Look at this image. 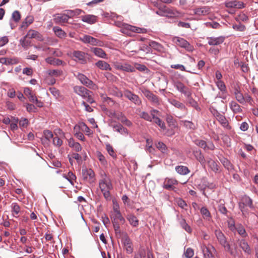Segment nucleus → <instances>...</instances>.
Masks as SVG:
<instances>
[{"label": "nucleus", "instance_id": "nucleus-3", "mask_svg": "<svg viewBox=\"0 0 258 258\" xmlns=\"http://www.w3.org/2000/svg\"><path fill=\"white\" fill-rule=\"evenodd\" d=\"M172 41L176 45L184 48L188 51H192L194 49L192 45L182 38L174 37L172 38Z\"/></svg>", "mask_w": 258, "mask_h": 258}, {"label": "nucleus", "instance_id": "nucleus-38", "mask_svg": "<svg viewBox=\"0 0 258 258\" xmlns=\"http://www.w3.org/2000/svg\"><path fill=\"white\" fill-rule=\"evenodd\" d=\"M208 166L211 169V170L215 172H217L219 170V166L217 163L212 159H210L208 161Z\"/></svg>", "mask_w": 258, "mask_h": 258}, {"label": "nucleus", "instance_id": "nucleus-57", "mask_svg": "<svg viewBox=\"0 0 258 258\" xmlns=\"http://www.w3.org/2000/svg\"><path fill=\"white\" fill-rule=\"evenodd\" d=\"M188 98V103L192 107H194L197 110L199 109L198 106V103L196 101L190 96V97H187Z\"/></svg>", "mask_w": 258, "mask_h": 258}, {"label": "nucleus", "instance_id": "nucleus-43", "mask_svg": "<svg viewBox=\"0 0 258 258\" xmlns=\"http://www.w3.org/2000/svg\"><path fill=\"white\" fill-rule=\"evenodd\" d=\"M182 122L185 127L190 130H194L197 128L196 124L188 120H182Z\"/></svg>", "mask_w": 258, "mask_h": 258}, {"label": "nucleus", "instance_id": "nucleus-62", "mask_svg": "<svg viewBox=\"0 0 258 258\" xmlns=\"http://www.w3.org/2000/svg\"><path fill=\"white\" fill-rule=\"evenodd\" d=\"M237 231L239 235L242 237H246L247 234L246 233L245 229L242 226H239L236 228Z\"/></svg>", "mask_w": 258, "mask_h": 258}, {"label": "nucleus", "instance_id": "nucleus-1", "mask_svg": "<svg viewBox=\"0 0 258 258\" xmlns=\"http://www.w3.org/2000/svg\"><path fill=\"white\" fill-rule=\"evenodd\" d=\"M99 187L106 200L110 199V190L112 188V185L110 179L105 177L99 181Z\"/></svg>", "mask_w": 258, "mask_h": 258}, {"label": "nucleus", "instance_id": "nucleus-53", "mask_svg": "<svg viewBox=\"0 0 258 258\" xmlns=\"http://www.w3.org/2000/svg\"><path fill=\"white\" fill-rule=\"evenodd\" d=\"M216 84L219 89L222 92L226 91V87L224 83L222 80L217 81Z\"/></svg>", "mask_w": 258, "mask_h": 258}, {"label": "nucleus", "instance_id": "nucleus-6", "mask_svg": "<svg viewBox=\"0 0 258 258\" xmlns=\"http://www.w3.org/2000/svg\"><path fill=\"white\" fill-rule=\"evenodd\" d=\"M174 86L180 93L183 94L186 97L191 96V91L186 87L182 82L177 81L174 82Z\"/></svg>", "mask_w": 258, "mask_h": 258}, {"label": "nucleus", "instance_id": "nucleus-56", "mask_svg": "<svg viewBox=\"0 0 258 258\" xmlns=\"http://www.w3.org/2000/svg\"><path fill=\"white\" fill-rule=\"evenodd\" d=\"M135 69H137L140 72L149 71V69L144 64L140 63H135Z\"/></svg>", "mask_w": 258, "mask_h": 258}, {"label": "nucleus", "instance_id": "nucleus-44", "mask_svg": "<svg viewBox=\"0 0 258 258\" xmlns=\"http://www.w3.org/2000/svg\"><path fill=\"white\" fill-rule=\"evenodd\" d=\"M221 162L227 170H231L233 169V165L228 159L223 158L221 160Z\"/></svg>", "mask_w": 258, "mask_h": 258}, {"label": "nucleus", "instance_id": "nucleus-60", "mask_svg": "<svg viewBox=\"0 0 258 258\" xmlns=\"http://www.w3.org/2000/svg\"><path fill=\"white\" fill-rule=\"evenodd\" d=\"M106 149L108 154L112 157H116V154L115 153L113 147L110 144L106 145Z\"/></svg>", "mask_w": 258, "mask_h": 258}, {"label": "nucleus", "instance_id": "nucleus-13", "mask_svg": "<svg viewBox=\"0 0 258 258\" xmlns=\"http://www.w3.org/2000/svg\"><path fill=\"white\" fill-rule=\"evenodd\" d=\"M83 179L91 183L94 182L95 173L91 169H85L82 170Z\"/></svg>", "mask_w": 258, "mask_h": 258}, {"label": "nucleus", "instance_id": "nucleus-37", "mask_svg": "<svg viewBox=\"0 0 258 258\" xmlns=\"http://www.w3.org/2000/svg\"><path fill=\"white\" fill-rule=\"evenodd\" d=\"M53 31L55 34L60 38H63L67 36V34L60 27L54 26L53 28Z\"/></svg>", "mask_w": 258, "mask_h": 258}, {"label": "nucleus", "instance_id": "nucleus-28", "mask_svg": "<svg viewBox=\"0 0 258 258\" xmlns=\"http://www.w3.org/2000/svg\"><path fill=\"white\" fill-rule=\"evenodd\" d=\"M78 128L81 129L82 131L85 132V134L88 136L92 133L89 127L84 122L80 123L78 125L75 126L74 130H76Z\"/></svg>", "mask_w": 258, "mask_h": 258}, {"label": "nucleus", "instance_id": "nucleus-27", "mask_svg": "<svg viewBox=\"0 0 258 258\" xmlns=\"http://www.w3.org/2000/svg\"><path fill=\"white\" fill-rule=\"evenodd\" d=\"M115 131L123 135H127L128 133L126 128H124L121 124L118 123L116 124L110 125Z\"/></svg>", "mask_w": 258, "mask_h": 258}, {"label": "nucleus", "instance_id": "nucleus-10", "mask_svg": "<svg viewBox=\"0 0 258 258\" xmlns=\"http://www.w3.org/2000/svg\"><path fill=\"white\" fill-rule=\"evenodd\" d=\"M122 242L126 252L129 254L132 253L133 251V243L131 239L127 235L122 237Z\"/></svg>", "mask_w": 258, "mask_h": 258}, {"label": "nucleus", "instance_id": "nucleus-18", "mask_svg": "<svg viewBox=\"0 0 258 258\" xmlns=\"http://www.w3.org/2000/svg\"><path fill=\"white\" fill-rule=\"evenodd\" d=\"M112 116L116 117L117 119L119 120L122 123H124L128 126H130L132 125V123L131 121L127 119V118L123 114L120 112L116 114L115 112L111 114Z\"/></svg>", "mask_w": 258, "mask_h": 258}, {"label": "nucleus", "instance_id": "nucleus-39", "mask_svg": "<svg viewBox=\"0 0 258 258\" xmlns=\"http://www.w3.org/2000/svg\"><path fill=\"white\" fill-rule=\"evenodd\" d=\"M179 14V13L175 9L168 7L166 12V14L167 15H165V16L169 17H173L178 16Z\"/></svg>", "mask_w": 258, "mask_h": 258}, {"label": "nucleus", "instance_id": "nucleus-49", "mask_svg": "<svg viewBox=\"0 0 258 258\" xmlns=\"http://www.w3.org/2000/svg\"><path fill=\"white\" fill-rule=\"evenodd\" d=\"M166 120L169 126L175 127V120L171 115H167Z\"/></svg>", "mask_w": 258, "mask_h": 258}, {"label": "nucleus", "instance_id": "nucleus-52", "mask_svg": "<svg viewBox=\"0 0 258 258\" xmlns=\"http://www.w3.org/2000/svg\"><path fill=\"white\" fill-rule=\"evenodd\" d=\"M126 29L131 31L132 32L136 33H141L143 32V30L142 29L132 25H127L126 26Z\"/></svg>", "mask_w": 258, "mask_h": 258}, {"label": "nucleus", "instance_id": "nucleus-32", "mask_svg": "<svg viewBox=\"0 0 258 258\" xmlns=\"http://www.w3.org/2000/svg\"><path fill=\"white\" fill-rule=\"evenodd\" d=\"M12 215L15 217H18L20 212L21 208L17 203H13L11 206Z\"/></svg>", "mask_w": 258, "mask_h": 258}, {"label": "nucleus", "instance_id": "nucleus-25", "mask_svg": "<svg viewBox=\"0 0 258 258\" xmlns=\"http://www.w3.org/2000/svg\"><path fill=\"white\" fill-rule=\"evenodd\" d=\"M69 18H72L75 16H77L81 13H85V12L80 9H76L75 10H67L65 11Z\"/></svg>", "mask_w": 258, "mask_h": 258}, {"label": "nucleus", "instance_id": "nucleus-46", "mask_svg": "<svg viewBox=\"0 0 258 258\" xmlns=\"http://www.w3.org/2000/svg\"><path fill=\"white\" fill-rule=\"evenodd\" d=\"M139 116L141 118L148 121H152V117L151 115L147 112L140 111Z\"/></svg>", "mask_w": 258, "mask_h": 258}, {"label": "nucleus", "instance_id": "nucleus-21", "mask_svg": "<svg viewBox=\"0 0 258 258\" xmlns=\"http://www.w3.org/2000/svg\"><path fill=\"white\" fill-rule=\"evenodd\" d=\"M194 14L198 16H206L210 12V8L209 7L204 6L194 10Z\"/></svg>", "mask_w": 258, "mask_h": 258}, {"label": "nucleus", "instance_id": "nucleus-29", "mask_svg": "<svg viewBox=\"0 0 258 258\" xmlns=\"http://www.w3.org/2000/svg\"><path fill=\"white\" fill-rule=\"evenodd\" d=\"M95 66L102 70H111L110 65L106 62L103 60H99L95 63Z\"/></svg>", "mask_w": 258, "mask_h": 258}, {"label": "nucleus", "instance_id": "nucleus-22", "mask_svg": "<svg viewBox=\"0 0 258 258\" xmlns=\"http://www.w3.org/2000/svg\"><path fill=\"white\" fill-rule=\"evenodd\" d=\"M81 20L85 23L93 24L97 21V17L93 15H86L81 17Z\"/></svg>", "mask_w": 258, "mask_h": 258}, {"label": "nucleus", "instance_id": "nucleus-63", "mask_svg": "<svg viewBox=\"0 0 258 258\" xmlns=\"http://www.w3.org/2000/svg\"><path fill=\"white\" fill-rule=\"evenodd\" d=\"M53 144L57 147H60L62 144V141L57 136L53 137Z\"/></svg>", "mask_w": 258, "mask_h": 258}, {"label": "nucleus", "instance_id": "nucleus-48", "mask_svg": "<svg viewBox=\"0 0 258 258\" xmlns=\"http://www.w3.org/2000/svg\"><path fill=\"white\" fill-rule=\"evenodd\" d=\"M64 177L72 184L74 185L73 181L76 180L77 177L72 172H69L67 175Z\"/></svg>", "mask_w": 258, "mask_h": 258}, {"label": "nucleus", "instance_id": "nucleus-41", "mask_svg": "<svg viewBox=\"0 0 258 258\" xmlns=\"http://www.w3.org/2000/svg\"><path fill=\"white\" fill-rule=\"evenodd\" d=\"M201 213L204 219L209 220L211 216L209 211L206 207H202L201 209Z\"/></svg>", "mask_w": 258, "mask_h": 258}, {"label": "nucleus", "instance_id": "nucleus-51", "mask_svg": "<svg viewBox=\"0 0 258 258\" xmlns=\"http://www.w3.org/2000/svg\"><path fill=\"white\" fill-rule=\"evenodd\" d=\"M181 226L184 229L186 232L190 233L191 229L190 226L186 223V221L184 219H182L180 221Z\"/></svg>", "mask_w": 258, "mask_h": 258}, {"label": "nucleus", "instance_id": "nucleus-33", "mask_svg": "<svg viewBox=\"0 0 258 258\" xmlns=\"http://www.w3.org/2000/svg\"><path fill=\"white\" fill-rule=\"evenodd\" d=\"M175 171L179 174L182 175H185L190 172V170L188 168L185 166H177L175 167Z\"/></svg>", "mask_w": 258, "mask_h": 258}, {"label": "nucleus", "instance_id": "nucleus-9", "mask_svg": "<svg viewBox=\"0 0 258 258\" xmlns=\"http://www.w3.org/2000/svg\"><path fill=\"white\" fill-rule=\"evenodd\" d=\"M214 115H215L217 120L225 129L228 131L231 130V126L229 125L228 120L224 115L217 111Z\"/></svg>", "mask_w": 258, "mask_h": 258}, {"label": "nucleus", "instance_id": "nucleus-36", "mask_svg": "<svg viewBox=\"0 0 258 258\" xmlns=\"http://www.w3.org/2000/svg\"><path fill=\"white\" fill-rule=\"evenodd\" d=\"M45 61L47 63L53 66H60L63 63V62L60 59L51 57L46 58Z\"/></svg>", "mask_w": 258, "mask_h": 258}, {"label": "nucleus", "instance_id": "nucleus-23", "mask_svg": "<svg viewBox=\"0 0 258 258\" xmlns=\"http://www.w3.org/2000/svg\"><path fill=\"white\" fill-rule=\"evenodd\" d=\"M234 94L235 95V99L240 104H243L245 102V99L244 96L240 91L238 88H235L234 90Z\"/></svg>", "mask_w": 258, "mask_h": 258}, {"label": "nucleus", "instance_id": "nucleus-61", "mask_svg": "<svg viewBox=\"0 0 258 258\" xmlns=\"http://www.w3.org/2000/svg\"><path fill=\"white\" fill-rule=\"evenodd\" d=\"M232 27L235 30L241 32L244 31L246 29L245 26L240 23L233 25Z\"/></svg>", "mask_w": 258, "mask_h": 258}, {"label": "nucleus", "instance_id": "nucleus-11", "mask_svg": "<svg viewBox=\"0 0 258 258\" xmlns=\"http://www.w3.org/2000/svg\"><path fill=\"white\" fill-rule=\"evenodd\" d=\"M178 181L173 178H166L163 184V187L168 190H174V185L178 184Z\"/></svg>", "mask_w": 258, "mask_h": 258}, {"label": "nucleus", "instance_id": "nucleus-2", "mask_svg": "<svg viewBox=\"0 0 258 258\" xmlns=\"http://www.w3.org/2000/svg\"><path fill=\"white\" fill-rule=\"evenodd\" d=\"M140 90L142 93L152 105L155 106H158L160 105L161 100L157 95L154 94L151 91L145 88L140 89Z\"/></svg>", "mask_w": 258, "mask_h": 258}, {"label": "nucleus", "instance_id": "nucleus-24", "mask_svg": "<svg viewBox=\"0 0 258 258\" xmlns=\"http://www.w3.org/2000/svg\"><path fill=\"white\" fill-rule=\"evenodd\" d=\"M90 50L97 57L105 58L106 57V53L101 48L98 47H92L90 48Z\"/></svg>", "mask_w": 258, "mask_h": 258}, {"label": "nucleus", "instance_id": "nucleus-45", "mask_svg": "<svg viewBox=\"0 0 258 258\" xmlns=\"http://www.w3.org/2000/svg\"><path fill=\"white\" fill-rule=\"evenodd\" d=\"M112 218H113V221L119 220L121 224H124L125 223V220L122 216L121 213L115 215H112Z\"/></svg>", "mask_w": 258, "mask_h": 258}, {"label": "nucleus", "instance_id": "nucleus-40", "mask_svg": "<svg viewBox=\"0 0 258 258\" xmlns=\"http://www.w3.org/2000/svg\"><path fill=\"white\" fill-rule=\"evenodd\" d=\"M34 21V18L32 16H27L25 21L22 23L21 27L22 28H27L29 25L32 24Z\"/></svg>", "mask_w": 258, "mask_h": 258}, {"label": "nucleus", "instance_id": "nucleus-14", "mask_svg": "<svg viewBox=\"0 0 258 258\" xmlns=\"http://www.w3.org/2000/svg\"><path fill=\"white\" fill-rule=\"evenodd\" d=\"M26 37H28L29 39L34 38L40 41H42L44 40L42 35L38 31L33 29H30L28 31Z\"/></svg>", "mask_w": 258, "mask_h": 258}, {"label": "nucleus", "instance_id": "nucleus-58", "mask_svg": "<svg viewBox=\"0 0 258 258\" xmlns=\"http://www.w3.org/2000/svg\"><path fill=\"white\" fill-rule=\"evenodd\" d=\"M12 19L15 22H18L21 19V14L18 11H15L12 16Z\"/></svg>", "mask_w": 258, "mask_h": 258}, {"label": "nucleus", "instance_id": "nucleus-15", "mask_svg": "<svg viewBox=\"0 0 258 258\" xmlns=\"http://www.w3.org/2000/svg\"><path fill=\"white\" fill-rule=\"evenodd\" d=\"M225 249L232 256L236 257L238 255L237 244L234 242L233 244L230 245L229 243L226 244Z\"/></svg>", "mask_w": 258, "mask_h": 258}, {"label": "nucleus", "instance_id": "nucleus-26", "mask_svg": "<svg viewBox=\"0 0 258 258\" xmlns=\"http://www.w3.org/2000/svg\"><path fill=\"white\" fill-rule=\"evenodd\" d=\"M126 218L131 226L136 227L139 225V220L137 217L133 214H127Z\"/></svg>", "mask_w": 258, "mask_h": 258}, {"label": "nucleus", "instance_id": "nucleus-64", "mask_svg": "<svg viewBox=\"0 0 258 258\" xmlns=\"http://www.w3.org/2000/svg\"><path fill=\"white\" fill-rule=\"evenodd\" d=\"M203 252L206 258H215L208 247H206V250H204Z\"/></svg>", "mask_w": 258, "mask_h": 258}, {"label": "nucleus", "instance_id": "nucleus-42", "mask_svg": "<svg viewBox=\"0 0 258 258\" xmlns=\"http://www.w3.org/2000/svg\"><path fill=\"white\" fill-rule=\"evenodd\" d=\"M149 46L154 49L159 51H162L163 48L162 46L160 43L154 41L149 42Z\"/></svg>", "mask_w": 258, "mask_h": 258}, {"label": "nucleus", "instance_id": "nucleus-7", "mask_svg": "<svg viewBox=\"0 0 258 258\" xmlns=\"http://www.w3.org/2000/svg\"><path fill=\"white\" fill-rule=\"evenodd\" d=\"M79 40L84 43H89L92 45L102 46L103 42L90 35H85L80 37Z\"/></svg>", "mask_w": 258, "mask_h": 258}, {"label": "nucleus", "instance_id": "nucleus-19", "mask_svg": "<svg viewBox=\"0 0 258 258\" xmlns=\"http://www.w3.org/2000/svg\"><path fill=\"white\" fill-rule=\"evenodd\" d=\"M73 89L76 94L81 96L84 99H85V96L89 92V90L81 86H76L74 87Z\"/></svg>", "mask_w": 258, "mask_h": 258}, {"label": "nucleus", "instance_id": "nucleus-16", "mask_svg": "<svg viewBox=\"0 0 258 258\" xmlns=\"http://www.w3.org/2000/svg\"><path fill=\"white\" fill-rule=\"evenodd\" d=\"M215 234L219 243L225 248L226 244L228 243L224 234L220 230H216Z\"/></svg>", "mask_w": 258, "mask_h": 258}, {"label": "nucleus", "instance_id": "nucleus-20", "mask_svg": "<svg viewBox=\"0 0 258 258\" xmlns=\"http://www.w3.org/2000/svg\"><path fill=\"white\" fill-rule=\"evenodd\" d=\"M238 244L245 253L247 254H251V249L248 243L244 239H239L238 240Z\"/></svg>", "mask_w": 258, "mask_h": 258}, {"label": "nucleus", "instance_id": "nucleus-17", "mask_svg": "<svg viewBox=\"0 0 258 258\" xmlns=\"http://www.w3.org/2000/svg\"><path fill=\"white\" fill-rule=\"evenodd\" d=\"M208 43L210 45H219L222 44L225 40V37L219 36L218 37H208Z\"/></svg>", "mask_w": 258, "mask_h": 258}, {"label": "nucleus", "instance_id": "nucleus-50", "mask_svg": "<svg viewBox=\"0 0 258 258\" xmlns=\"http://www.w3.org/2000/svg\"><path fill=\"white\" fill-rule=\"evenodd\" d=\"M96 156L100 162L101 164L103 165H105L107 164V161L104 156L99 151H97Z\"/></svg>", "mask_w": 258, "mask_h": 258}, {"label": "nucleus", "instance_id": "nucleus-12", "mask_svg": "<svg viewBox=\"0 0 258 258\" xmlns=\"http://www.w3.org/2000/svg\"><path fill=\"white\" fill-rule=\"evenodd\" d=\"M245 5L238 0L228 1L225 2V7L227 8L242 9Z\"/></svg>", "mask_w": 258, "mask_h": 258}, {"label": "nucleus", "instance_id": "nucleus-5", "mask_svg": "<svg viewBox=\"0 0 258 258\" xmlns=\"http://www.w3.org/2000/svg\"><path fill=\"white\" fill-rule=\"evenodd\" d=\"M77 78L83 85L90 89L93 90H96L97 89V86L84 74L78 73L77 76Z\"/></svg>", "mask_w": 258, "mask_h": 258}, {"label": "nucleus", "instance_id": "nucleus-8", "mask_svg": "<svg viewBox=\"0 0 258 258\" xmlns=\"http://www.w3.org/2000/svg\"><path fill=\"white\" fill-rule=\"evenodd\" d=\"M87 53L80 50H74L72 53V56L76 61H78L82 64L87 62Z\"/></svg>", "mask_w": 258, "mask_h": 258}, {"label": "nucleus", "instance_id": "nucleus-54", "mask_svg": "<svg viewBox=\"0 0 258 258\" xmlns=\"http://www.w3.org/2000/svg\"><path fill=\"white\" fill-rule=\"evenodd\" d=\"M110 92L113 95L118 97H121L123 95V93H122L121 91H120L118 88L116 87L112 88L110 90Z\"/></svg>", "mask_w": 258, "mask_h": 258}, {"label": "nucleus", "instance_id": "nucleus-55", "mask_svg": "<svg viewBox=\"0 0 258 258\" xmlns=\"http://www.w3.org/2000/svg\"><path fill=\"white\" fill-rule=\"evenodd\" d=\"M113 202V213L112 215L117 214L120 213L118 203L115 200Z\"/></svg>", "mask_w": 258, "mask_h": 258}, {"label": "nucleus", "instance_id": "nucleus-34", "mask_svg": "<svg viewBox=\"0 0 258 258\" xmlns=\"http://www.w3.org/2000/svg\"><path fill=\"white\" fill-rule=\"evenodd\" d=\"M20 43L22 46L25 49H27L31 45V41L28 38V37H26V35L20 40Z\"/></svg>", "mask_w": 258, "mask_h": 258}, {"label": "nucleus", "instance_id": "nucleus-59", "mask_svg": "<svg viewBox=\"0 0 258 258\" xmlns=\"http://www.w3.org/2000/svg\"><path fill=\"white\" fill-rule=\"evenodd\" d=\"M123 71L126 72H135V69L134 67L128 63H123Z\"/></svg>", "mask_w": 258, "mask_h": 258}, {"label": "nucleus", "instance_id": "nucleus-30", "mask_svg": "<svg viewBox=\"0 0 258 258\" xmlns=\"http://www.w3.org/2000/svg\"><path fill=\"white\" fill-rule=\"evenodd\" d=\"M169 102L173 105L174 107L180 109L181 110H186L187 109L185 106L181 102L175 99H170Z\"/></svg>", "mask_w": 258, "mask_h": 258}, {"label": "nucleus", "instance_id": "nucleus-35", "mask_svg": "<svg viewBox=\"0 0 258 258\" xmlns=\"http://www.w3.org/2000/svg\"><path fill=\"white\" fill-rule=\"evenodd\" d=\"M69 17L67 15V13L65 12L64 14L61 15H58L55 16L54 20L57 23H66L68 21Z\"/></svg>", "mask_w": 258, "mask_h": 258}, {"label": "nucleus", "instance_id": "nucleus-47", "mask_svg": "<svg viewBox=\"0 0 258 258\" xmlns=\"http://www.w3.org/2000/svg\"><path fill=\"white\" fill-rule=\"evenodd\" d=\"M156 147L163 153L165 154L167 153V148L163 143L158 142L156 144Z\"/></svg>", "mask_w": 258, "mask_h": 258}, {"label": "nucleus", "instance_id": "nucleus-4", "mask_svg": "<svg viewBox=\"0 0 258 258\" xmlns=\"http://www.w3.org/2000/svg\"><path fill=\"white\" fill-rule=\"evenodd\" d=\"M124 96L136 105H140L142 100L138 95L128 89L123 91Z\"/></svg>", "mask_w": 258, "mask_h": 258}, {"label": "nucleus", "instance_id": "nucleus-31", "mask_svg": "<svg viewBox=\"0 0 258 258\" xmlns=\"http://www.w3.org/2000/svg\"><path fill=\"white\" fill-rule=\"evenodd\" d=\"M229 107L234 113H241L242 111L240 106L235 101H232L229 104Z\"/></svg>", "mask_w": 258, "mask_h": 258}]
</instances>
